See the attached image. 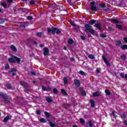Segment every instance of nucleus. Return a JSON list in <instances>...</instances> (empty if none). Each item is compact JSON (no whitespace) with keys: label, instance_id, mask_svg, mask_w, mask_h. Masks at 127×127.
<instances>
[{"label":"nucleus","instance_id":"1","mask_svg":"<svg viewBox=\"0 0 127 127\" xmlns=\"http://www.w3.org/2000/svg\"><path fill=\"white\" fill-rule=\"evenodd\" d=\"M84 27L85 28L84 31L87 34L88 37H92V35L89 34V33L92 34V35H94V34H95V30L93 29L92 26L90 25L89 24H85L84 25Z\"/></svg>","mask_w":127,"mask_h":127},{"label":"nucleus","instance_id":"2","mask_svg":"<svg viewBox=\"0 0 127 127\" xmlns=\"http://www.w3.org/2000/svg\"><path fill=\"white\" fill-rule=\"evenodd\" d=\"M8 61L10 62V63H17L18 64H20L21 60L19 58L17 57L14 56L12 58H9L8 59Z\"/></svg>","mask_w":127,"mask_h":127},{"label":"nucleus","instance_id":"3","mask_svg":"<svg viewBox=\"0 0 127 127\" xmlns=\"http://www.w3.org/2000/svg\"><path fill=\"white\" fill-rule=\"evenodd\" d=\"M95 4L96 2L94 1L90 2V9L92 11H97L98 10V8L95 6Z\"/></svg>","mask_w":127,"mask_h":127},{"label":"nucleus","instance_id":"4","mask_svg":"<svg viewBox=\"0 0 127 127\" xmlns=\"http://www.w3.org/2000/svg\"><path fill=\"white\" fill-rule=\"evenodd\" d=\"M0 97L2 98V99H3L5 100V102H7V103H9V101H7V99H8V96L6 94L3 93H0Z\"/></svg>","mask_w":127,"mask_h":127},{"label":"nucleus","instance_id":"5","mask_svg":"<svg viewBox=\"0 0 127 127\" xmlns=\"http://www.w3.org/2000/svg\"><path fill=\"white\" fill-rule=\"evenodd\" d=\"M55 27L48 28L47 32L48 33H52L53 35H55Z\"/></svg>","mask_w":127,"mask_h":127},{"label":"nucleus","instance_id":"6","mask_svg":"<svg viewBox=\"0 0 127 127\" xmlns=\"http://www.w3.org/2000/svg\"><path fill=\"white\" fill-rule=\"evenodd\" d=\"M102 92L101 91H97L92 93L93 97H99L101 95Z\"/></svg>","mask_w":127,"mask_h":127},{"label":"nucleus","instance_id":"7","mask_svg":"<svg viewBox=\"0 0 127 127\" xmlns=\"http://www.w3.org/2000/svg\"><path fill=\"white\" fill-rule=\"evenodd\" d=\"M43 51H44L43 54L44 56H47V55H48V53H49V49L47 47H45V48H44Z\"/></svg>","mask_w":127,"mask_h":127},{"label":"nucleus","instance_id":"8","mask_svg":"<svg viewBox=\"0 0 127 127\" xmlns=\"http://www.w3.org/2000/svg\"><path fill=\"white\" fill-rule=\"evenodd\" d=\"M102 59L104 61L105 63L106 64V65L108 66H111V64L109 63V62H108V60H107V59L104 56L102 57Z\"/></svg>","mask_w":127,"mask_h":127},{"label":"nucleus","instance_id":"9","mask_svg":"<svg viewBox=\"0 0 127 127\" xmlns=\"http://www.w3.org/2000/svg\"><path fill=\"white\" fill-rule=\"evenodd\" d=\"M74 85L76 86V87H80V81H79V80L78 79H75L74 80Z\"/></svg>","mask_w":127,"mask_h":127},{"label":"nucleus","instance_id":"10","mask_svg":"<svg viewBox=\"0 0 127 127\" xmlns=\"http://www.w3.org/2000/svg\"><path fill=\"white\" fill-rule=\"evenodd\" d=\"M10 49L14 51V52H16L17 51V49H16V47H15L13 45H11Z\"/></svg>","mask_w":127,"mask_h":127},{"label":"nucleus","instance_id":"11","mask_svg":"<svg viewBox=\"0 0 127 127\" xmlns=\"http://www.w3.org/2000/svg\"><path fill=\"white\" fill-rule=\"evenodd\" d=\"M120 58L121 60H123V61H126V60H127V56H126V55L123 54L121 56Z\"/></svg>","mask_w":127,"mask_h":127},{"label":"nucleus","instance_id":"12","mask_svg":"<svg viewBox=\"0 0 127 127\" xmlns=\"http://www.w3.org/2000/svg\"><path fill=\"white\" fill-rule=\"evenodd\" d=\"M20 84L21 86H22L24 88H25V86H26V85H27V83H26L25 81H20Z\"/></svg>","mask_w":127,"mask_h":127},{"label":"nucleus","instance_id":"13","mask_svg":"<svg viewBox=\"0 0 127 127\" xmlns=\"http://www.w3.org/2000/svg\"><path fill=\"white\" fill-rule=\"evenodd\" d=\"M116 28H118L120 30H124V27L122 25H116Z\"/></svg>","mask_w":127,"mask_h":127},{"label":"nucleus","instance_id":"14","mask_svg":"<svg viewBox=\"0 0 127 127\" xmlns=\"http://www.w3.org/2000/svg\"><path fill=\"white\" fill-rule=\"evenodd\" d=\"M90 103L91 108H95V101H94V100H90Z\"/></svg>","mask_w":127,"mask_h":127},{"label":"nucleus","instance_id":"15","mask_svg":"<svg viewBox=\"0 0 127 127\" xmlns=\"http://www.w3.org/2000/svg\"><path fill=\"white\" fill-rule=\"evenodd\" d=\"M111 21L112 23H114V24L116 23H119V21L117 19H112Z\"/></svg>","mask_w":127,"mask_h":127},{"label":"nucleus","instance_id":"16","mask_svg":"<svg viewBox=\"0 0 127 127\" xmlns=\"http://www.w3.org/2000/svg\"><path fill=\"white\" fill-rule=\"evenodd\" d=\"M43 34H44V32H40L37 33L36 35L38 37H41V36H42Z\"/></svg>","mask_w":127,"mask_h":127},{"label":"nucleus","instance_id":"17","mask_svg":"<svg viewBox=\"0 0 127 127\" xmlns=\"http://www.w3.org/2000/svg\"><path fill=\"white\" fill-rule=\"evenodd\" d=\"M120 116L121 119L123 120H125V119H127V115H126L125 113L120 115Z\"/></svg>","mask_w":127,"mask_h":127},{"label":"nucleus","instance_id":"18","mask_svg":"<svg viewBox=\"0 0 127 127\" xmlns=\"http://www.w3.org/2000/svg\"><path fill=\"white\" fill-rule=\"evenodd\" d=\"M95 27H96V28H98V29H99L101 30V25L99 23H96L94 25Z\"/></svg>","mask_w":127,"mask_h":127},{"label":"nucleus","instance_id":"19","mask_svg":"<svg viewBox=\"0 0 127 127\" xmlns=\"http://www.w3.org/2000/svg\"><path fill=\"white\" fill-rule=\"evenodd\" d=\"M64 85H67V84H68V78H64Z\"/></svg>","mask_w":127,"mask_h":127},{"label":"nucleus","instance_id":"20","mask_svg":"<svg viewBox=\"0 0 127 127\" xmlns=\"http://www.w3.org/2000/svg\"><path fill=\"white\" fill-rule=\"evenodd\" d=\"M9 120V116H7L5 118H4L3 120V123H7Z\"/></svg>","mask_w":127,"mask_h":127},{"label":"nucleus","instance_id":"21","mask_svg":"<svg viewBox=\"0 0 127 127\" xmlns=\"http://www.w3.org/2000/svg\"><path fill=\"white\" fill-rule=\"evenodd\" d=\"M46 100L48 103H51V102L53 101L52 99L50 98L49 97H47Z\"/></svg>","mask_w":127,"mask_h":127},{"label":"nucleus","instance_id":"22","mask_svg":"<svg viewBox=\"0 0 127 127\" xmlns=\"http://www.w3.org/2000/svg\"><path fill=\"white\" fill-rule=\"evenodd\" d=\"M61 92H62L63 95H64V96H68V94H67V92H66L65 90L61 89Z\"/></svg>","mask_w":127,"mask_h":127},{"label":"nucleus","instance_id":"23","mask_svg":"<svg viewBox=\"0 0 127 127\" xmlns=\"http://www.w3.org/2000/svg\"><path fill=\"white\" fill-rule=\"evenodd\" d=\"M99 5L102 8H105V7H106V3L102 2L99 4Z\"/></svg>","mask_w":127,"mask_h":127},{"label":"nucleus","instance_id":"24","mask_svg":"<svg viewBox=\"0 0 127 127\" xmlns=\"http://www.w3.org/2000/svg\"><path fill=\"white\" fill-rule=\"evenodd\" d=\"M89 23L90 24H91V25H93V24H95V23H96V20L95 19H92L89 21Z\"/></svg>","mask_w":127,"mask_h":127},{"label":"nucleus","instance_id":"25","mask_svg":"<svg viewBox=\"0 0 127 127\" xmlns=\"http://www.w3.org/2000/svg\"><path fill=\"white\" fill-rule=\"evenodd\" d=\"M55 33H57V34H60V33H61V31H60L59 29L55 28Z\"/></svg>","mask_w":127,"mask_h":127},{"label":"nucleus","instance_id":"26","mask_svg":"<svg viewBox=\"0 0 127 127\" xmlns=\"http://www.w3.org/2000/svg\"><path fill=\"white\" fill-rule=\"evenodd\" d=\"M80 92L82 96H83V97H85L86 96V92H85L84 90L81 89Z\"/></svg>","mask_w":127,"mask_h":127},{"label":"nucleus","instance_id":"27","mask_svg":"<svg viewBox=\"0 0 127 127\" xmlns=\"http://www.w3.org/2000/svg\"><path fill=\"white\" fill-rule=\"evenodd\" d=\"M121 49H122L123 50H126V49H127V45H122L121 47Z\"/></svg>","mask_w":127,"mask_h":127},{"label":"nucleus","instance_id":"28","mask_svg":"<svg viewBox=\"0 0 127 127\" xmlns=\"http://www.w3.org/2000/svg\"><path fill=\"white\" fill-rule=\"evenodd\" d=\"M44 114L47 118H50V114L47 112H45Z\"/></svg>","mask_w":127,"mask_h":127},{"label":"nucleus","instance_id":"29","mask_svg":"<svg viewBox=\"0 0 127 127\" xmlns=\"http://www.w3.org/2000/svg\"><path fill=\"white\" fill-rule=\"evenodd\" d=\"M39 121L41 123H46V120L44 118H41V119L39 120Z\"/></svg>","mask_w":127,"mask_h":127},{"label":"nucleus","instance_id":"30","mask_svg":"<svg viewBox=\"0 0 127 127\" xmlns=\"http://www.w3.org/2000/svg\"><path fill=\"white\" fill-rule=\"evenodd\" d=\"M68 43L69 44H73V43H74V41L72 40V39H69L68 40Z\"/></svg>","mask_w":127,"mask_h":127},{"label":"nucleus","instance_id":"31","mask_svg":"<svg viewBox=\"0 0 127 127\" xmlns=\"http://www.w3.org/2000/svg\"><path fill=\"white\" fill-rule=\"evenodd\" d=\"M88 58L90 59H95V56H94L93 55H89Z\"/></svg>","mask_w":127,"mask_h":127},{"label":"nucleus","instance_id":"32","mask_svg":"<svg viewBox=\"0 0 127 127\" xmlns=\"http://www.w3.org/2000/svg\"><path fill=\"white\" fill-rule=\"evenodd\" d=\"M49 125L51 127H55V124H54L53 123H52L50 121L49 122Z\"/></svg>","mask_w":127,"mask_h":127},{"label":"nucleus","instance_id":"33","mask_svg":"<svg viewBox=\"0 0 127 127\" xmlns=\"http://www.w3.org/2000/svg\"><path fill=\"white\" fill-rule=\"evenodd\" d=\"M105 94L107 95V96H110V95H111V92H110L109 90H105Z\"/></svg>","mask_w":127,"mask_h":127},{"label":"nucleus","instance_id":"34","mask_svg":"<svg viewBox=\"0 0 127 127\" xmlns=\"http://www.w3.org/2000/svg\"><path fill=\"white\" fill-rule=\"evenodd\" d=\"M5 86L7 89H11V85L10 84L7 83Z\"/></svg>","mask_w":127,"mask_h":127},{"label":"nucleus","instance_id":"35","mask_svg":"<svg viewBox=\"0 0 127 127\" xmlns=\"http://www.w3.org/2000/svg\"><path fill=\"white\" fill-rule=\"evenodd\" d=\"M80 121L82 125H85V120H84V119H83L82 118H81L80 119Z\"/></svg>","mask_w":127,"mask_h":127},{"label":"nucleus","instance_id":"36","mask_svg":"<svg viewBox=\"0 0 127 127\" xmlns=\"http://www.w3.org/2000/svg\"><path fill=\"white\" fill-rule=\"evenodd\" d=\"M27 19H28V20H32V19H33V18H32V16H28L27 17Z\"/></svg>","mask_w":127,"mask_h":127},{"label":"nucleus","instance_id":"37","mask_svg":"<svg viewBox=\"0 0 127 127\" xmlns=\"http://www.w3.org/2000/svg\"><path fill=\"white\" fill-rule=\"evenodd\" d=\"M53 91L55 94H57L58 93V90L56 88H54Z\"/></svg>","mask_w":127,"mask_h":127},{"label":"nucleus","instance_id":"38","mask_svg":"<svg viewBox=\"0 0 127 127\" xmlns=\"http://www.w3.org/2000/svg\"><path fill=\"white\" fill-rule=\"evenodd\" d=\"M8 72H9V73H12V72H16V69L13 68L11 70H9Z\"/></svg>","mask_w":127,"mask_h":127},{"label":"nucleus","instance_id":"39","mask_svg":"<svg viewBox=\"0 0 127 127\" xmlns=\"http://www.w3.org/2000/svg\"><path fill=\"white\" fill-rule=\"evenodd\" d=\"M100 37H102V38H106L107 37V36L104 34H100Z\"/></svg>","mask_w":127,"mask_h":127},{"label":"nucleus","instance_id":"40","mask_svg":"<svg viewBox=\"0 0 127 127\" xmlns=\"http://www.w3.org/2000/svg\"><path fill=\"white\" fill-rule=\"evenodd\" d=\"M36 114H37V115L40 116V115H41V112H40V110H38L36 111Z\"/></svg>","mask_w":127,"mask_h":127},{"label":"nucleus","instance_id":"41","mask_svg":"<svg viewBox=\"0 0 127 127\" xmlns=\"http://www.w3.org/2000/svg\"><path fill=\"white\" fill-rule=\"evenodd\" d=\"M117 45H122V41L119 40L117 42Z\"/></svg>","mask_w":127,"mask_h":127},{"label":"nucleus","instance_id":"42","mask_svg":"<svg viewBox=\"0 0 127 127\" xmlns=\"http://www.w3.org/2000/svg\"><path fill=\"white\" fill-rule=\"evenodd\" d=\"M116 114H117V112H116L115 111L112 112V115L113 116V117H117V115H116Z\"/></svg>","mask_w":127,"mask_h":127},{"label":"nucleus","instance_id":"43","mask_svg":"<svg viewBox=\"0 0 127 127\" xmlns=\"http://www.w3.org/2000/svg\"><path fill=\"white\" fill-rule=\"evenodd\" d=\"M79 73H80V75H82L83 76H85V72L81 70V71H79Z\"/></svg>","mask_w":127,"mask_h":127},{"label":"nucleus","instance_id":"44","mask_svg":"<svg viewBox=\"0 0 127 127\" xmlns=\"http://www.w3.org/2000/svg\"><path fill=\"white\" fill-rule=\"evenodd\" d=\"M1 5H2V6H3L4 7V8H6V5H5V4H4V3L2 2L1 3Z\"/></svg>","mask_w":127,"mask_h":127},{"label":"nucleus","instance_id":"45","mask_svg":"<svg viewBox=\"0 0 127 127\" xmlns=\"http://www.w3.org/2000/svg\"><path fill=\"white\" fill-rule=\"evenodd\" d=\"M4 22V20L0 18V24L3 23Z\"/></svg>","mask_w":127,"mask_h":127},{"label":"nucleus","instance_id":"46","mask_svg":"<svg viewBox=\"0 0 127 127\" xmlns=\"http://www.w3.org/2000/svg\"><path fill=\"white\" fill-rule=\"evenodd\" d=\"M5 69L6 70L9 69V64H6L5 66Z\"/></svg>","mask_w":127,"mask_h":127},{"label":"nucleus","instance_id":"47","mask_svg":"<svg viewBox=\"0 0 127 127\" xmlns=\"http://www.w3.org/2000/svg\"><path fill=\"white\" fill-rule=\"evenodd\" d=\"M120 76H121V78H125V73H120Z\"/></svg>","mask_w":127,"mask_h":127},{"label":"nucleus","instance_id":"48","mask_svg":"<svg viewBox=\"0 0 127 127\" xmlns=\"http://www.w3.org/2000/svg\"><path fill=\"white\" fill-rule=\"evenodd\" d=\"M26 25L25 24H21L20 25V27H22V28H25Z\"/></svg>","mask_w":127,"mask_h":127},{"label":"nucleus","instance_id":"49","mask_svg":"<svg viewBox=\"0 0 127 127\" xmlns=\"http://www.w3.org/2000/svg\"><path fill=\"white\" fill-rule=\"evenodd\" d=\"M30 3H31V4H34V3H35V1H34L33 0H31L30 1Z\"/></svg>","mask_w":127,"mask_h":127},{"label":"nucleus","instance_id":"50","mask_svg":"<svg viewBox=\"0 0 127 127\" xmlns=\"http://www.w3.org/2000/svg\"><path fill=\"white\" fill-rule=\"evenodd\" d=\"M123 124L124 125H125V126H126V127H127V121L125 120L123 122Z\"/></svg>","mask_w":127,"mask_h":127},{"label":"nucleus","instance_id":"51","mask_svg":"<svg viewBox=\"0 0 127 127\" xmlns=\"http://www.w3.org/2000/svg\"><path fill=\"white\" fill-rule=\"evenodd\" d=\"M80 38H81V39H82V40H85V39H86V38H85V36H80Z\"/></svg>","mask_w":127,"mask_h":127},{"label":"nucleus","instance_id":"52","mask_svg":"<svg viewBox=\"0 0 127 127\" xmlns=\"http://www.w3.org/2000/svg\"><path fill=\"white\" fill-rule=\"evenodd\" d=\"M70 24H71V25H72V26H76V24L73 22H71Z\"/></svg>","mask_w":127,"mask_h":127},{"label":"nucleus","instance_id":"53","mask_svg":"<svg viewBox=\"0 0 127 127\" xmlns=\"http://www.w3.org/2000/svg\"><path fill=\"white\" fill-rule=\"evenodd\" d=\"M12 0H7V2H8V3H11V2H12Z\"/></svg>","mask_w":127,"mask_h":127},{"label":"nucleus","instance_id":"54","mask_svg":"<svg viewBox=\"0 0 127 127\" xmlns=\"http://www.w3.org/2000/svg\"><path fill=\"white\" fill-rule=\"evenodd\" d=\"M123 39L125 41V42L127 43V37H124L123 38Z\"/></svg>","mask_w":127,"mask_h":127},{"label":"nucleus","instance_id":"55","mask_svg":"<svg viewBox=\"0 0 127 127\" xmlns=\"http://www.w3.org/2000/svg\"><path fill=\"white\" fill-rule=\"evenodd\" d=\"M46 90V91H51V88H50V87H48Z\"/></svg>","mask_w":127,"mask_h":127},{"label":"nucleus","instance_id":"56","mask_svg":"<svg viewBox=\"0 0 127 127\" xmlns=\"http://www.w3.org/2000/svg\"><path fill=\"white\" fill-rule=\"evenodd\" d=\"M108 29L109 30H110V31L113 30V28H112V27H108Z\"/></svg>","mask_w":127,"mask_h":127},{"label":"nucleus","instance_id":"57","mask_svg":"<svg viewBox=\"0 0 127 127\" xmlns=\"http://www.w3.org/2000/svg\"><path fill=\"white\" fill-rule=\"evenodd\" d=\"M31 74L32 75H33V76H35V75H36V73H35V72H31Z\"/></svg>","mask_w":127,"mask_h":127},{"label":"nucleus","instance_id":"58","mask_svg":"<svg viewBox=\"0 0 127 127\" xmlns=\"http://www.w3.org/2000/svg\"><path fill=\"white\" fill-rule=\"evenodd\" d=\"M42 90H43V91H46V88H45V87H42Z\"/></svg>","mask_w":127,"mask_h":127},{"label":"nucleus","instance_id":"59","mask_svg":"<svg viewBox=\"0 0 127 127\" xmlns=\"http://www.w3.org/2000/svg\"><path fill=\"white\" fill-rule=\"evenodd\" d=\"M75 61V59L73 58H71L70 59V61Z\"/></svg>","mask_w":127,"mask_h":127},{"label":"nucleus","instance_id":"60","mask_svg":"<svg viewBox=\"0 0 127 127\" xmlns=\"http://www.w3.org/2000/svg\"><path fill=\"white\" fill-rule=\"evenodd\" d=\"M12 75V76H15V75H16V72H13Z\"/></svg>","mask_w":127,"mask_h":127},{"label":"nucleus","instance_id":"61","mask_svg":"<svg viewBox=\"0 0 127 127\" xmlns=\"http://www.w3.org/2000/svg\"><path fill=\"white\" fill-rule=\"evenodd\" d=\"M40 47H44V45L41 44V45H40Z\"/></svg>","mask_w":127,"mask_h":127},{"label":"nucleus","instance_id":"62","mask_svg":"<svg viewBox=\"0 0 127 127\" xmlns=\"http://www.w3.org/2000/svg\"><path fill=\"white\" fill-rule=\"evenodd\" d=\"M96 71L97 72V73H100V70H99V69H97Z\"/></svg>","mask_w":127,"mask_h":127},{"label":"nucleus","instance_id":"63","mask_svg":"<svg viewBox=\"0 0 127 127\" xmlns=\"http://www.w3.org/2000/svg\"><path fill=\"white\" fill-rule=\"evenodd\" d=\"M33 56H34V55L33 54L30 55V57H33Z\"/></svg>","mask_w":127,"mask_h":127},{"label":"nucleus","instance_id":"64","mask_svg":"<svg viewBox=\"0 0 127 127\" xmlns=\"http://www.w3.org/2000/svg\"><path fill=\"white\" fill-rule=\"evenodd\" d=\"M124 78H126V79L127 80V74H126V75H125Z\"/></svg>","mask_w":127,"mask_h":127}]
</instances>
